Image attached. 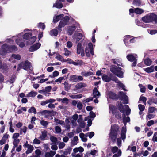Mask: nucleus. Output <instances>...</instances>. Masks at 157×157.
<instances>
[{"label":"nucleus","mask_w":157,"mask_h":157,"mask_svg":"<svg viewBox=\"0 0 157 157\" xmlns=\"http://www.w3.org/2000/svg\"><path fill=\"white\" fill-rule=\"evenodd\" d=\"M119 129V126L116 124L111 126L110 132L109 134V137L113 143L115 142L116 141Z\"/></svg>","instance_id":"nucleus-1"},{"label":"nucleus","mask_w":157,"mask_h":157,"mask_svg":"<svg viewBox=\"0 0 157 157\" xmlns=\"http://www.w3.org/2000/svg\"><path fill=\"white\" fill-rule=\"evenodd\" d=\"M142 21L145 23H148L155 22L157 23V15L153 13L150 15H147L142 18Z\"/></svg>","instance_id":"nucleus-2"},{"label":"nucleus","mask_w":157,"mask_h":157,"mask_svg":"<svg viewBox=\"0 0 157 157\" xmlns=\"http://www.w3.org/2000/svg\"><path fill=\"white\" fill-rule=\"evenodd\" d=\"M122 69L115 65H112L110 67V71L118 77L120 78L123 77L124 72L122 71Z\"/></svg>","instance_id":"nucleus-3"},{"label":"nucleus","mask_w":157,"mask_h":157,"mask_svg":"<svg viewBox=\"0 0 157 157\" xmlns=\"http://www.w3.org/2000/svg\"><path fill=\"white\" fill-rule=\"evenodd\" d=\"M102 78L103 81L109 82L111 80L116 83L119 82L118 79L112 74L110 73L109 76L104 74L102 76Z\"/></svg>","instance_id":"nucleus-4"},{"label":"nucleus","mask_w":157,"mask_h":157,"mask_svg":"<svg viewBox=\"0 0 157 157\" xmlns=\"http://www.w3.org/2000/svg\"><path fill=\"white\" fill-rule=\"evenodd\" d=\"M62 18V19L59 22L58 25L56 27V28L58 30L59 32H61L62 31V28L67 24L70 20V18L68 16H65Z\"/></svg>","instance_id":"nucleus-5"},{"label":"nucleus","mask_w":157,"mask_h":157,"mask_svg":"<svg viewBox=\"0 0 157 157\" xmlns=\"http://www.w3.org/2000/svg\"><path fill=\"white\" fill-rule=\"evenodd\" d=\"M31 67V63L28 60H26L24 62H22L18 65L17 70H20V68L22 67V68L25 70L30 69Z\"/></svg>","instance_id":"nucleus-6"},{"label":"nucleus","mask_w":157,"mask_h":157,"mask_svg":"<svg viewBox=\"0 0 157 157\" xmlns=\"http://www.w3.org/2000/svg\"><path fill=\"white\" fill-rule=\"evenodd\" d=\"M117 100H123L124 104H127L128 103V98L125 93L123 91H119L117 95Z\"/></svg>","instance_id":"nucleus-7"},{"label":"nucleus","mask_w":157,"mask_h":157,"mask_svg":"<svg viewBox=\"0 0 157 157\" xmlns=\"http://www.w3.org/2000/svg\"><path fill=\"white\" fill-rule=\"evenodd\" d=\"M88 46L85 48V53L86 56L89 57L90 56V52L92 55H94V49L93 44L91 42L88 43Z\"/></svg>","instance_id":"nucleus-8"},{"label":"nucleus","mask_w":157,"mask_h":157,"mask_svg":"<svg viewBox=\"0 0 157 157\" xmlns=\"http://www.w3.org/2000/svg\"><path fill=\"white\" fill-rule=\"evenodd\" d=\"M8 48L7 44H5L2 45L0 49V54L5 55L7 53H9Z\"/></svg>","instance_id":"nucleus-9"},{"label":"nucleus","mask_w":157,"mask_h":157,"mask_svg":"<svg viewBox=\"0 0 157 157\" xmlns=\"http://www.w3.org/2000/svg\"><path fill=\"white\" fill-rule=\"evenodd\" d=\"M41 45V44L39 43L34 44L30 47L29 50L31 52L36 51L40 48Z\"/></svg>","instance_id":"nucleus-10"},{"label":"nucleus","mask_w":157,"mask_h":157,"mask_svg":"<svg viewBox=\"0 0 157 157\" xmlns=\"http://www.w3.org/2000/svg\"><path fill=\"white\" fill-rule=\"evenodd\" d=\"M117 104H118L117 107L118 110L121 113H123V115L125 117V109L123 105L121 102H119V101H117Z\"/></svg>","instance_id":"nucleus-11"},{"label":"nucleus","mask_w":157,"mask_h":157,"mask_svg":"<svg viewBox=\"0 0 157 157\" xmlns=\"http://www.w3.org/2000/svg\"><path fill=\"white\" fill-rule=\"evenodd\" d=\"M108 95L110 99L116 101L117 100V95L115 93L110 91L109 92Z\"/></svg>","instance_id":"nucleus-12"},{"label":"nucleus","mask_w":157,"mask_h":157,"mask_svg":"<svg viewBox=\"0 0 157 157\" xmlns=\"http://www.w3.org/2000/svg\"><path fill=\"white\" fill-rule=\"evenodd\" d=\"M132 37L131 36L128 35H126L124 37L123 41L126 46L128 47L130 46L129 40Z\"/></svg>","instance_id":"nucleus-13"},{"label":"nucleus","mask_w":157,"mask_h":157,"mask_svg":"<svg viewBox=\"0 0 157 157\" xmlns=\"http://www.w3.org/2000/svg\"><path fill=\"white\" fill-rule=\"evenodd\" d=\"M76 26L75 25H72L69 26L67 30V33L70 35H71L75 30Z\"/></svg>","instance_id":"nucleus-14"},{"label":"nucleus","mask_w":157,"mask_h":157,"mask_svg":"<svg viewBox=\"0 0 157 157\" xmlns=\"http://www.w3.org/2000/svg\"><path fill=\"white\" fill-rule=\"evenodd\" d=\"M109 111H111L113 115H115V116H116L117 108L115 105H112L109 106Z\"/></svg>","instance_id":"nucleus-15"},{"label":"nucleus","mask_w":157,"mask_h":157,"mask_svg":"<svg viewBox=\"0 0 157 157\" xmlns=\"http://www.w3.org/2000/svg\"><path fill=\"white\" fill-rule=\"evenodd\" d=\"M126 128H125L124 127H122L121 132V137L122 140H124L126 138Z\"/></svg>","instance_id":"nucleus-16"},{"label":"nucleus","mask_w":157,"mask_h":157,"mask_svg":"<svg viewBox=\"0 0 157 157\" xmlns=\"http://www.w3.org/2000/svg\"><path fill=\"white\" fill-rule=\"evenodd\" d=\"M63 16L64 15L62 14L54 17L53 18V22L54 23L58 22L60 20H61V19L63 17Z\"/></svg>","instance_id":"nucleus-17"},{"label":"nucleus","mask_w":157,"mask_h":157,"mask_svg":"<svg viewBox=\"0 0 157 157\" xmlns=\"http://www.w3.org/2000/svg\"><path fill=\"white\" fill-rule=\"evenodd\" d=\"M53 7L61 9L63 7V5L60 1L57 0L56 3L53 4Z\"/></svg>","instance_id":"nucleus-18"},{"label":"nucleus","mask_w":157,"mask_h":157,"mask_svg":"<svg viewBox=\"0 0 157 157\" xmlns=\"http://www.w3.org/2000/svg\"><path fill=\"white\" fill-rule=\"evenodd\" d=\"M9 52H12L17 50V48L15 45H8Z\"/></svg>","instance_id":"nucleus-19"},{"label":"nucleus","mask_w":157,"mask_h":157,"mask_svg":"<svg viewBox=\"0 0 157 157\" xmlns=\"http://www.w3.org/2000/svg\"><path fill=\"white\" fill-rule=\"evenodd\" d=\"M93 94L94 98H97L99 97L100 95V92L96 87H95L93 90Z\"/></svg>","instance_id":"nucleus-20"},{"label":"nucleus","mask_w":157,"mask_h":157,"mask_svg":"<svg viewBox=\"0 0 157 157\" xmlns=\"http://www.w3.org/2000/svg\"><path fill=\"white\" fill-rule=\"evenodd\" d=\"M126 58L128 60L132 62L136 59L133 55V54H129L127 55Z\"/></svg>","instance_id":"nucleus-21"},{"label":"nucleus","mask_w":157,"mask_h":157,"mask_svg":"<svg viewBox=\"0 0 157 157\" xmlns=\"http://www.w3.org/2000/svg\"><path fill=\"white\" fill-rule=\"evenodd\" d=\"M55 151H50L49 152H47L45 153V157H53L56 154Z\"/></svg>","instance_id":"nucleus-22"},{"label":"nucleus","mask_w":157,"mask_h":157,"mask_svg":"<svg viewBox=\"0 0 157 157\" xmlns=\"http://www.w3.org/2000/svg\"><path fill=\"white\" fill-rule=\"evenodd\" d=\"M86 84L83 82H80L77 84L75 87L76 89H79L86 86Z\"/></svg>","instance_id":"nucleus-23"},{"label":"nucleus","mask_w":157,"mask_h":157,"mask_svg":"<svg viewBox=\"0 0 157 157\" xmlns=\"http://www.w3.org/2000/svg\"><path fill=\"white\" fill-rule=\"evenodd\" d=\"M111 61L114 64H116L118 67L122 66V63L119 59H112L111 60Z\"/></svg>","instance_id":"nucleus-24"},{"label":"nucleus","mask_w":157,"mask_h":157,"mask_svg":"<svg viewBox=\"0 0 157 157\" xmlns=\"http://www.w3.org/2000/svg\"><path fill=\"white\" fill-rule=\"evenodd\" d=\"M41 135L40 136V139L42 140H45V138L47 136V131L46 130H44L41 132Z\"/></svg>","instance_id":"nucleus-25"},{"label":"nucleus","mask_w":157,"mask_h":157,"mask_svg":"<svg viewBox=\"0 0 157 157\" xmlns=\"http://www.w3.org/2000/svg\"><path fill=\"white\" fill-rule=\"evenodd\" d=\"M144 62L145 65L147 66H150L152 62L151 59L149 58H147L144 60Z\"/></svg>","instance_id":"nucleus-26"},{"label":"nucleus","mask_w":157,"mask_h":157,"mask_svg":"<svg viewBox=\"0 0 157 157\" xmlns=\"http://www.w3.org/2000/svg\"><path fill=\"white\" fill-rule=\"evenodd\" d=\"M32 36V33H26L23 36V38L24 39L29 40Z\"/></svg>","instance_id":"nucleus-27"},{"label":"nucleus","mask_w":157,"mask_h":157,"mask_svg":"<svg viewBox=\"0 0 157 157\" xmlns=\"http://www.w3.org/2000/svg\"><path fill=\"white\" fill-rule=\"evenodd\" d=\"M144 12V10L141 8H136L135 9L134 12L135 13L138 14H141Z\"/></svg>","instance_id":"nucleus-28"},{"label":"nucleus","mask_w":157,"mask_h":157,"mask_svg":"<svg viewBox=\"0 0 157 157\" xmlns=\"http://www.w3.org/2000/svg\"><path fill=\"white\" fill-rule=\"evenodd\" d=\"M70 80L73 82H78L77 76L75 75L70 76Z\"/></svg>","instance_id":"nucleus-29"},{"label":"nucleus","mask_w":157,"mask_h":157,"mask_svg":"<svg viewBox=\"0 0 157 157\" xmlns=\"http://www.w3.org/2000/svg\"><path fill=\"white\" fill-rule=\"evenodd\" d=\"M81 74L84 76L87 77L89 76L93 75L94 74V73L91 71L87 72H86V71H83L81 72Z\"/></svg>","instance_id":"nucleus-30"},{"label":"nucleus","mask_w":157,"mask_h":157,"mask_svg":"<svg viewBox=\"0 0 157 157\" xmlns=\"http://www.w3.org/2000/svg\"><path fill=\"white\" fill-rule=\"evenodd\" d=\"M64 89L65 90L67 91H68L70 89L71 86V85L70 84H69L68 82H65L64 83Z\"/></svg>","instance_id":"nucleus-31"},{"label":"nucleus","mask_w":157,"mask_h":157,"mask_svg":"<svg viewBox=\"0 0 157 157\" xmlns=\"http://www.w3.org/2000/svg\"><path fill=\"white\" fill-rule=\"evenodd\" d=\"M37 94V93L36 92L34 91H31L30 92H29L28 93V94L25 96L26 97H35L36 95Z\"/></svg>","instance_id":"nucleus-32"},{"label":"nucleus","mask_w":157,"mask_h":157,"mask_svg":"<svg viewBox=\"0 0 157 157\" xmlns=\"http://www.w3.org/2000/svg\"><path fill=\"white\" fill-rule=\"evenodd\" d=\"M58 30L56 27L54 29H52L51 31V33L52 35H53L54 36H56L58 35Z\"/></svg>","instance_id":"nucleus-33"},{"label":"nucleus","mask_w":157,"mask_h":157,"mask_svg":"<svg viewBox=\"0 0 157 157\" xmlns=\"http://www.w3.org/2000/svg\"><path fill=\"white\" fill-rule=\"evenodd\" d=\"M154 66H151V67L144 69V71L147 72L151 73L154 71Z\"/></svg>","instance_id":"nucleus-34"},{"label":"nucleus","mask_w":157,"mask_h":157,"mask_svg":"<svg viewBox=\"0 0 157 157\" xmlns=\"http://www.w3.org/2000/svg\"><path fill=\"white\" fill-rule=\"evenodd\" d=\"M72 150V148L71 147H68L67 149H65V151H63V153L65 155H67L70 153L71 151Z\"/></svg>","instance_id":"nucleus-35"},{"label":"nucleus","mask_w":157,"mask_h":157,"mask_svg":"<svg viewBox=\"0 0 157 157\" xmlns=\"http://www.w3.org/2000/svg\"><path fill=\"white\" fill-rule=\"evenodd\" d=\"M27 147L28 149L26 151V153L27 154L31 153L34 149L33 146L31 145H30L29 146Z\"/></svg>","instance_id":"nucleus-36"},{"label":"nucleus","mask_w":157,"mask_h":157,"mask_svg":"<svg viewBox=\"0 0 157 157\" xmlns=\"http://www.w3.org/2000/svg\"><path fill=\"white\" fill-rule=\"evenodd\" d=\"M82 44L80 43H78L77 44V53L78 54H79L81 51Z\"/></svg>","instance_id":"nucleus-37"},{"label":"nucleus","mask_w":157,"mask_h":157,"mask_svg":"<svg viewBox=\"0 0 157 157\" xmlns=\"http://www.w3.org/2000/svg\"><path fill=\"white\" fill-rule=\"evenodd\" d=\"M36 37L35 36H33L30 38L29 40V43L30 44H33L36 40Z\"/></svg>","instance_id":"nucleus-38"},{"label":"nucleus","mask_w":157,"mask_h":157,"mask_svg":"<svg viewBox=\"0 0 157 157\" xmlns=\"http://www.w3.org/2000/svg\"><path fill=\"white\" fill-rule=\"evenodd\" d=\"M28 112L30 113H33L34 114H36V109L33 106L31 107L28 110Z\"/></svg>","instance_id":"nucleus-39"},{"label":"nucleus","mask_w":157,"mask_h":157,"mask_svg":"<svg viewBox=\"0 0 157 157\" xmlns=\"http://www.w3.org/2000/svg\"><path fill=\"white\" fill-rule=\"evenodd\" d=\"M141 2L140 0H133V4L136 6H139L141 5Z\"/></svg>","instance_id":"nucleus-40"},{"label":"nucleus","mask_w":157,"mask_h":157,"mask_svg":"<svg viewBox=\"0 0 157 157\" xmlns=\"http://www.w3.org/2000/svg\"><path fill=\"white\" fill-rule=\"evenodd\" d=\"M11 56L13 58L15 59L19 60L21 59V57L18 54H12Z\"/></svg>","instance_id":"nucleus-41"},{"label":"nucleus","mask_w":157,"mask_h":157,"mask_svg":"<svg viewBox=\"0 0 157 157\" xmlns=\"http://www.w3.org/2000/svg\"><path fill=\"white\" fill-rule=\"evenodd\" d=\"M2 71L3 73H5V74H6L7 73L8 70L7 66H2Z\"/></svg>","instance_id":"nucleus-42"},{"label":"nucleus","mask_w":157,"mask_h":157,"mask_svg":"<svg viewBox=\"0 0 157 157\" xmlns=\"http://www.w3.org/2000/svg\"><path fill=\"white\" fill-rule=\"evenodd\" d=\"M52 89V87L51 86H49L46 87L45 88V89H43L42 90H40L43 92H44L45 91L49 92H50ZM40 91H39V92Z\"/></svg>","instance_id":"nucleus-43"},{"label":"nucleus","mask_w":157,"mask_h":157,"mask_svg":"<svg viewBox=\"0 0 157 157\" xmlns=\"http://www.w3.org/2000/svg\"><path fill=\"white\" fill-rule=\"evenodd\" d=\"M37 27L38 28L41 29L42 30H44L45 27V26L44 23L40 22L38 24Z\"/></svg>","instance_id":"nucleus-44"},{"label":"nucleus","mask_w":157,"mask_h":157,"mask_svg":"<svg viewBox=\"0 0 157 157\" xmlns=\"http://www.w3.org/2000/svg\"><path fill=\"white\" fill-rule=\"evenodd\" d=\"M51 141L54 144H56L57 141V138L55 136H51L50 138Z\"/></svg>","instance_id":"nucleus-45"},{"label":"nucleus","mask_w":157,"mask_h":157,"mask_svg":"<svg viewBox=\"0 0 157 157\" xmlns=\"http://www.w3.org/2000/svg\"><path fill=\"white\" fill-rule=\"evenodd\" d=\"M55 133H60L61 131V129L60 127L56 126L55 127Z\"/></svg>","instance_id":"nucleus-46"},{"label":"nucleus","mask_w":157,"mask_h":157,"mask_svg":"<svg viewBox=\"0 0 157 157\" xmlns=\"http://www.w3.org/2000/svg\"><path fill=\"white\" fill-rule=\"evenodd\" d=\"M14 141L13 142V144L15 147H17L18 144L20 142V140L19 139H14Z\"/></svg>","instance_id":"nucleus-47"},{"label":"nucleus","mask_w":157,"mask_h":157,"mask_svg":"<svg viewBox=\"0 0 157 157\" xmlns=\"http://www.w3.org/2000/svg\"><path fill=\"white\" fill-rule=\"evenodd\" d=\"M41 124L45 127H46L48 124V123L47 121L42 120L40 121Z\"/></svg>","instance_id":"nucleus-48"},{"label":"nucleus","mask_w":157,"mask_h":157,"mask_svg":"<svg viewBox=\"0 0 157 157\" xmlns=\"http://www.w3.org/2000/svg\"><path fill=\"white\" fill-rule=\"evenodd\" d=\"M49 113H50L49 110H45L40 111L39 113H38L42 115H44L47 114H48Z\"/></svg>","instance_id":"nucleus-49"},{"label":"nucleus","mask_w":157,"mask_h":157,"mask_svg":"<svg viewBox=\"0 0 157 157\" xmlns=\"http://www.w3.org/2000/svg\"><path fill=\"white\" fill-rule=\"evenodd\" d=\"M111 151L113 153L117 152L118 150V148L117 146L113 147L111 148Z\"/></svg>","instance_id":"nucleus-50"},{"label":"nucleus","mask_w":157,"mask_h":157,"mask_svg":"<svg viewBox=\"0 0 157 157\" xmlns=\"http://www.w3.org/2000/svg\"><path fill=\"white\" fill-rule=\"evenodd\" d=\"M64 50L65 52L64 53V55L66 56H69L71 53V52L68 50L66 48H64Z\"/></svg>","instance_id":"nucleus-51"},{"label":"nucleus","mask_w":157,"mask_h":157,"mask_svg":"<svg viewBox=\"0 0 157 157\" xmlns=\"http://www.w3.org/2000/svg\"><path fill=\"white\" fill-rule=\"evenodd\" d=\"M55 120L56 123L63 125L64 123V121L62 120H59L57 118H55Z\"/></svg>","instance_id":"nucleus-52"},{"label":"nucleus","mask_w":157,"mask_h":157,"mask_svg":"<svg viewBox=\"0 0 157 157\" xmlns=\"http://www.w3.org/2000/svg\"><path fill=\"white\" fill-rule=\"evenodd\" d=\"M123 121H125V123L128 122L130 121V119L129 117H124V115H123Z\"/></svg>","instance_id":"nucleus-53"},{"label":"nucleus","mask_w":157,"mask_h":157,"mask_svg":"<svg viewBox=\"0 0 157 157\" xmlns=\"http://www.w3.org/2000/svg\"><path fill=\"white\" fill-rule=\"evenodd\" d=\"M125 106L126 108H128V109L126 111V114L127 116L129 115L130 113L131 109L129 108V106L128 105H126Z\"/></svg>","instance_id":"nucleus-54"},{"label":"nucleus","mask_w":157,"mask_h":157,"mask_svg":"<svg viewBox=\"0 0 157 157\" xmlns=\"http://www.w3.org/2000/svg\"><path fill=\"white\" fill-rule=\"evenodd\" d=\"M155 108L154 107H150L148 108V112L149 113H151L155 111Z\"/></svg>","instance_id":"nucleus-55"},{"label":"nucleus","mask_w":157,"mask_h":157,"mask_svg":"<svg viewBox=\"0 0 157 157\" xmlns=\"http://www.w3.org/2000/svg\"><path fill=\"white\" fill-rule=\"evenodd\" d=\"M138 107L140 111L141 112L143 111L145 109V106L142 104H139Z\"/></svg>","instance_id":"nucleus-56"},{"label":"nucleus","mask_w":157,"mask_h":157,"mask_svg":"<svg viewBox=\"0 0 157 157\" xmlns=\"http://www.w3.org/2000/svg\"><path fill=\"white\" fill-rule=\"evenodd\" d=\"M118 84L119 86L121 88L124 90L126 91V90L125 88V86L122 83H121L119 81V82L117 83Z\"/></svg>","instance_id":"nucleus-57"},{"label":"nucleus","mask_w":157,"mask_h":157,"mask_svg":"<svg viewBox=\"0 0 157 157\" xmlns=\"http://www.w3.org/2000/svg\"><path fill=\"white\" fill-rule=\"evenodd\" d=\"M69 100L66 97L64 98L63 99H62V103H66L67 104L68 103Z\"/></svg>","instance_id":"nucleus-58"},{"label":"nucleus","mask_w":157,"mask_h":157,"mask_svg":"<svg viewBox=\"0 0 157 157\" xmlns=\"http://www.w3.org/2000/svg\"><path fill=\"white\" fill-rule=\"evenodd\" d=\"M154 99L153 98H149L148 99V101H147L148 104H149V105H151L152 104V102H154L155 103H156V102H154V101H154Z\"/></svg>","instance_id":"nucleus-59"},{"label":"nucleus","mask_w":157,"mask_h":157,"mask_svg":"<svg viewBox=\"0 0 157 157\" xmlns=\"http://www.w3.org/2000/svg\"><path fill=\"white\" fill-rule=\"evenodd\" d=\"M40 143V141L36 138H35L33 141V143L34 144H39Z\"/></svg>","instance_id":"nucleus-60"},{"label":"nucleus","mask_w":157,"mask_h":157,"mask_svg":"<svg viewBox=\"0 0 157 157\" xmlns=\"http://www.w3.org/2000/svg\"><path fill=\"white\" fill-rule=\"evenodd\" d=\"M65 144L63 142H60L59 145V148L61 149L63 148L65 146Z\"/></svg>","instance_id":"nucleus-61"},{"label":"nucleus","mask_w":157,"mask_h":157,"mask_svg":"<svg viewBox=\"0 0 157 157\" xmlns=\"http://www.w3.org/2000/svg\"><path fill=\"white\" fill-rule=\"evenodd\" d=\"M154 123V121L153 120H151L149 121L147 124V125L148 126L150 127L151 125L153 124Z\"/></svg>","instance_id":"nucleus-62"},{"label":"nucleus","mask_w":157,"mask_h":157,"mask_svg":"<svg viewBox=\"0 0 157 157\" xmlns=\"http://www.w3.org/2000/svg\"><path fill=\"white\" fill-rule=\"evenodd\" d=\"M35 153L36 155L40 156L41 154V152L40 150L39 149H37L36 150Z\"/></svg>","instance_id":"nucleus-63"},{"label":"nucleus","mask_w":157,"mask_h":157,"mask_svg":"<svg viewBox=\"0 0 157 157\" xmlns=\"http://www.w3.org/2000/svg\"><path fill=\"white\" fill-rule=\"evenodd\" d=\"M147 98L146 97L144 96H141L139 98V100L142 101H146Z\"/></svg>","instance_id":"nucleus-64"}]
</instances>
